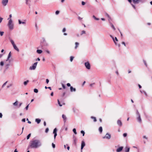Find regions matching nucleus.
I'll use <instances>...</instances> for the list:
<instances>
[{"mask_svg":"<svg viewBox=\"0 0 152 152\" xmlns=\"http://www.w3.org/2000/svg\"><path fill=\"white\" fill-rule=\"evenodd\" d=\"M28 105L27 106H26V110H27L28 109Z\"/></svg>","mask_w":152,"mask_h":152,"instance_id":"6e6d98bb","label":"nucleus"},{"mask_svg":"<svg viewBox=\"0 0 152 152\" xmlns=\"http://www.w3.org/2000/svg\"><path fill=\"white\" fill-rule=\"evenodd\" d=\"M37 64V62L35 63L33 65L30 67L29 69L30 70H34L36 69Z\"/></svg>","mask_w":152,"mask_h":152,"instance_id":"20e7f679","label":"nucleus"},{"mask_svg":"<svg viewBox=\"0 0 152 152\" xmlns=\"http://www.w3.org/2000/svg\"><path fill=\"white\" fill-rule=\"evenodd\" d=\"M57 129L56 128H55L53 130V133L54 134V138L55 139L56 136L57 135Z\"/></svg>","mask_w":152,"mask_h":152,"instance_id":"6e6552de","label":"nucleus"},{"mask_svg":"<svg viewBox=\"0 0 152 152\" xmlns=\"http://www.w3.org/2000/svg\"><path fill=\"white\" fill-rule=\"evenodd\" d=\"M66 28H64L63 29L62 31L63 32H64L66 31Z\"/></svg>","mask_w":152,"mask_h":152,"instance_id":"603ef678","label":"nucleus"},{"mask_svg":"<svg viewBox=\"0 0 152 152\" xmlns=\"http://www.w3.org/2000/svg\"><path fill=\"white\" fill-rule=\"evenodd\" d=\"M35 121L38 124H39L40 121L41 120L38 118H37L35 119Z\"/></svg>","mask_w":152,"mask_h":152,"instance_id":"dca6fc26","label":"nucleus"},{"mask_svg":"<svg viewBox=\"0 0 152 152\" xmlns=\"http://www.w3.org/2000/svg\"><path fill=\"white\" fill-rule=\"evenodd\" d=\"M31 134H29L28 135L27 137V140L31 136Z\"/></svg>","mask_w":152,"mask_h":152,"instance_id":"c756f323","label":"nucleus"},{"mask_svg":"<svg viewBox=\"0 0 152 152\" xmlns=\"http://www.w3.org/2000/svg\"><path fill=\"white\" fill-rule=\"evenodd\" d=\"M22 121L23 122H25V121H26L25 119L23 118V119H22Z\"/></svg>","mask_w":152,"mask_h":152,"instance_id":"3c124183","label":"nucleus"},{"mask_svg":"<svg viewBox=\"0 0 152 152\" xmlns=\"http://www.w3.org/2000/svg\"><path fill=\"white\" fill-rule=\"evenodd\" d=\"M117 124L119 126H121L122 125V123L120 120H118L117 121Z\"/></svg>","mask_w":152,"mask_h":152,"instance_id":"ddd939ff","label":"nucleus"},{"mask_svg":"<svg viewBox=\"0 0 152 152\" xmlns=\"http://www.w3.org/2000/svg\"><path fill=\"white\" fill-rule=\"evenodd\" d=\"M144 94H145L146 96H147V94H146V92H145V91H144Z\"/></svg>","mask_w":152,"mask_h":152,"instance_id":"69168bd1","label":"nucleus"},{"mask_svg":"<svg viewBox=\"0 0 152 152\" xmlns=\"http://www.w3.org/2000/svg\"><path fill=\"white\" fill-rule=\"evenodd\" d=\"M59 13V11H56V15H58Z\"/></svg>","mask_w":152,"mask_h":152,"instance_id":"ea45409f","label":"nucleus"},{"mask_svg":"<svg viewBox=\"0 0 152 152\" xmlns=\"http://www.w3.org/2000/svg\"><path fill=\"white\" fill-rule=\"evenodd\" d=\"M85 66L88 69H90V65L88 62H86L85 63Z\"/></svg>","mask_w":152,"mask_h":152,"instance_id":"39448f33","label":"nucleus"},{"mask_svg":"<svg viewBox=\"0 0 152 152\" xmlns=\"http://www.w3.org/2000/svg\"><path fill=\"white\" fill-rule=\"evenodd\" d=\"M41 142L37 140H33L29 143V146L31 148H37L41 146Z\"/></svg>","mask_w":152,"mask_h":152,"instance_id":"f257e3e1","label":"nucleus"},{"mask_svg":"<svg viewBox=\"0 0 152 152\" xmlns=\"http://www.w3.org/2000/svg\"><path fill=\"white\" fill-rule=\"evenodd\" d=\"M70 90L71 92L75 91H76L75 88H73L72 86L70 87Z\"/></svg>","mask_w":152,"mask_h":152,"instance_id":"2eb2a0df","label":"nucleus"},{"mask_svg":"<svg viewBox=\"0 0 152 152\" xmlns=\"http://www.w3.org/2000/svg\"><path fill=\"white\" fill-rule=\"evenodd\" d=\"M111 136L108 133H107L105 136V137H104L103 138H106L107 139H110V138Z\"/></svg>","mask_w":152,"mask_h":152,"instance_id":"1a4fd4ad","label":"nucleus"},{"mask_svg":"<svg viewBox=\"0 0 152 152\" xmlns=\"http://www.w3.org/2000/svg\"><path fill=\"white\" fill-rule=\"evenodd\" d=\"M111 26H112V27L113 28V29L115 30V27H114V26L111 23Z\"/></svg>","mask_w":152,"mask_h":152,"instance_id":"7c9ffc66","label":"nucleus"},{"mask_svg":"<svg viewBox=\"0 0 152 152\" xmlns=\"http://www.w3.org/2000/svg\"><path fill=\"white\" fill-rule=\"evenodd\" d=\"M18 101H16L13 104L14 106H17L18 105Z\"/></svg>","mask_w":152,"mask_h":152,"instance_id":"a878e982","label":"nucleus"},{"mask_svg":"<svg viewBox=\"0 0 152 152\" xmlns=\"http://www.w3.org/2000/svg\"><path fill=\"white\" fill-rule=\"evenodd\" d=\"M99 131L100 133H102V127H100L99 128Z\"/></svg>","mask_w":152,"mask_h":152,"instance_id":"5701e85b","label":"nucleus"},{"mask_svg":"<svg viewBox=\"0 0 152 152\" xmlns=\"http://www.w3.org/2000/svg\"><path fill=\"white\" fill-rule=\"evenodd\" d=\"M58 104H59V106H62V105L60 104V102H59V100H58Z\"/></svg>","mask_w":152,"mask_h":152,"instance_id":"58836bf2","label":"nucleus"},{"mask_svg":"<svg viewBox=\"0 0 152 152\" xmlns=\"http://www.w3.org/2000/svg\"><path fill=\"white\" fill-rule=\"evenodd\" d=\"M67 150H69V146H68V147H67Z\"/></svg>","mask_w":152,"mask_h":152,"instance_id":"774afa93","label":"nucleus"},{"mask_svg":"<svg viewBox=\"0 0 152 152\" xmlns=\"http://www.w3.org/2000/svg\"><path fill=\"white\" fill-rule=\"evenodd\" d=\"M73 138L74 143L75 145H76L77 143V139L74 136H73Z\"/></svg>","mask_w":152,"mask_h":152,"instance_id":"f8f14e48","label":"nucleus"},{"mask_svg":"<svg viewBox=\"0 0 152 152\" xmlns=\"http://www.w3.org/2000/svg\"><path fill=\"white\" fill-rule=\"evenodd\" d=\"M85 144L84 141H83L82 142L81 145V150H82L83 147L85 146Z\"/></svg>","mask_w":152,"mask_h":152,"instance_id":"9b49d317","label":"nucleus"},{"mask_svg":"<svg viewBox=\"0 0 152 152\" xmlns=\"http://www.w3.org/2000/svg\"><path fill=\"white\" fill-rule=\"evenodd\" d=\"M67 86L68 87L70 86V84L69 83H67Z\"/></svg>","mask_w":152,"mask_h":152,"instance_id":"864d4df0","label":"nucleus"},{"mask_svg":"<svg viewBox=\"0 0 152 152\" xmlns=\"http://www.w3.org/2000/svg\"><path fill=\"white\" fill-rule=\"evenodd\" d=\"M110 36L112 38L115 44L116 45V42H115V40L114 38L113 37L112 35H110Z\"/></svg>","mask_w":152,"mask_h":152,"instance_id":"393cba45","label":"nucleus"},{"mask_svg":"<svg viewBox=\"0 0 152 152\" xmlns=\"http://www.w3.org/2000/svg\"><path fill=\"white\" fill-rule=\"evenodd\" d=\"M62 117L64 119V121L65 122L66 120V116L64 115H62Z\"/></svg>","mask_w":152,"mask_h":152,"instance_id":"f3484780","label":"nucleus"},{"mask_svg":"<svg viewBox=\"0 0 152 152\" xmlns=\"http://www.w3.org/2000/svg\"><path fill=\"white\" fill-rule=\"evenodd\" d=\"M4 33V32L3 31H0V34L1 36H2L3 35Z\"/></svg>","mask_w":152,"mask_h":152,"instance_id":"e433bc0d","label":"nucleus"},{"mask_svg":"<svg viewBox=\"0 0 152 152\" xmlns=\"http://www.w3.org/2000/svg\"><path fill=\"white\" fill-rule=\"evenodd\" d=\"M93 17L96 20H99V19L98 18H96L95 16L94 15H93Z\"/></svg>","mask_w":152,"mask_h":152,"instance_id":"f704fd0d","label":"nucleus"},{"mask_svg":"<svg viewBox=\"0 0 152 152\" xmlns=\"http://www.w3.org/2000/svg\"><path fill=\"white\" fill-rule=\"evenodd\" d=\"M125 152H129L130 150V148L129 147H126L125 148Z\"/></svg>","mask_w":152,"mask_h":152,"instance_id":"a211bd4d","label":"nucleus"},{"mask_svg":"<svg viewBox=\"0 0 152 152\" xmlns=\"http://www.w3.org/2000/svg\"><path fill=\"white\" fill-rule=\"evenodd\" d=\"M123 135L124 137H126L127 136V134L126 133H124L123 134Z\"/></svg>","mask_w":152,"mask_h":152,"instance_id":"a19ab883","label":"nucleus"},{"mask_svg":"<svg viewBox=\"0 0 152 152\" xmlns=\"http://www.w3.org/2000/svg\"><path fill=\"white\" fill-rule=\"evenodd\" d=\"M9 17L10 18H9L8 19V20H9V19H11V18L12 17V15L11 14H10V15H9Z\"/></svg>","mask_w":152,"mask_h":152,"instance_id":"c03bdc74","label":"nucleus"},{"mask_svg":"<svg viewBox=\"0 0 152 152\" xmlns=\"http://www.w3.org/2000/svg\"><path fill=\"white\" fill-rule=\"evenodd\" d=\"M128 1L132 5L133 7V8L135 9V6L134 5H133L132 4V0H128Z\"/></svg>","mask_w":152,"mask_h":152,"instance_id":"412c9836","label":"nucleus"},{"mask_svg":"<svg viewBox=\"0 0 152 152\" xmlns=\"http://www.w3.org/2000/svg\"><path fill=\"white\" fill-rule=\"evenodd\" d=\"M37 52L39 54H40L42 53V51L41 50H37Z\"/></svg>","mask_w":152,"mask_h":152,"instance_id":"aec40b11","label":"nucleus"},{"mask_svg":"<svg viewBox=\"0 0 152 152\" xmlns=\"http://www.w3.org/2000/svg\"><path fill=\"white\" fill-rule=\"evenodd\" d=\"M75 49H77V47H78L79 45V44L78 42H75Z\"/></svg>","mask_w":152,"mask_h":152,"instance_id":"4be33fe9","label":"nucleus"},{"mask_svg":"<svg viewBox=\"0 0 152 152\" xmlns=\"http://www.w3.org/2000/svg\"><path fill=\"white\" fill-rule=\"evenodd\" d=\"M26 0V4H28V2L29 0Z\"/></svg>","mask_w":152,"mask_h":152,"instance_id":"0e129e2a","label":"nucleus"},{"mask_svg":"<svg viewBox=\"0 0 152 152\" xmlns=\"http://www.w3.org/2000/svg\"><path fill=\"white\" fill-rule=\"evenodd\" d=\"M123 148V147H120L117 149V151L118 152H119L122 150Z\"/></svg>","mask_w":152,"mask_h":152,"instance_id":"4468645a","label":"nucleus"},{"mask_svg":"<svg viewBox=\"0 0 152 152\" xmlns=\"http://www.w3.org/2000/svg\"><path fill=\"white\" fill-rule=\"evenodd\" d=\"M73 131L74 132V133L75 134H77V133L76 132V129H75L74 128L73 129Z\"/></svg>","mask_w":152,"mask_h":152,"instance_id":"b1692460","label":"nucleus"},{"mask_svg":"<svg viewBox=\"0 0 152 152\" xmlns=\"http://www.w3.org/2000/svg\"><path fill=\"white\" fill-rule=\"evenodd\" d=\"M53 92H52L51 93V96H53Z\"/></svg>","mask_w":152,"mask_h":152,"instance_id":"052dcab7","label":"nucleus"},{"mask_svg":"<svg viewBox=\"0 0 152 152\" xmlns=\"http://www.w3.org/2000/svg\"><path fill=\"white\" fill-rule=\"evenodd\" d=\"M137 114L138 115V117L137 118V120L140 123L141 122V118L140 115L138 111H137Z\"/></svg>","mask_w":152,"mask_h":152,"instance_id":"423d86ee","label":"nucleus"},{"mask_svg":"<svg viewBox=\"0 0 152 152\" xmlns=\"http://www.w3.org/2000/svg\"><path fill=\"white\" fill-rule=\"evenodd\" d=\"M10 41L11 42L12 45L14 49L15 50H17V51L19 52V50L18 48L17 47V46L15 44L14 42L13 41V40L11 39H10Z\"/></svg>","mask_w":152,"mask_h":152,"instance_id":"7ed1b4c3","label":"nucleus"},{"mask_svg":"<svg viewBox=\"0 0 152 152\" xmlns=\"http://www.w3.org/2000/svg\"><path fill=\"white\" fill-rule=\"evenodd\" d=\"M18 22H19V24H21L22 23V22L20 20H18Z\"/></svg>","mask_w":152,"mask_h":152,"instance_id":"a18cd8bd","label":"nucleus"},{"mask_svg":"<svg viewBox=\"0 0 152 152\" xmlns=\"http://www.w3.org/2000/svg\"><path fill=\"white\" fill-rule=\"evenodd\" d=\"M9 29L10 30H12L13 28V25L12 23V21L11 19H10L8 24Z\"/></svg>","mask_w":152,"mask_h":152,"instance_id":"f03ea898","label":"nucleus"},{"mask_svg":"<svg viewBox=\"0 0 152 152\" xmlns=\"http://www.w3.org/2000/svg\"><path fill=\"white\" fill-rule=\"evenodd\" d=\"M62 86L64 89L65 88L66 86L64 84H62Z\"/></svg>","mask_w":152,"mask_h":152,"instance_id":"79ce46f5","label":"nucleus"},{"mask_svg":"<svg viewBox=\"0 0 152 152\" xmlns=\"http://www.w3.org/2000/svg\"><path fill=\"white\" fill-rule=\"evenodd\" d=\"M38 90L36 88H35L34 89V92L36 93H37L38 92Z\"/></svg>","mask_w":152,"mask_h":152,"instance_id":"c85d7f7f","label":"nucleus"},{"mask_svg":"<svg viewBox=\"0 0 152 152\" xmlns=\"http://www.w3.org/2000/svg\"><path fill=\"white\" fill-rule=\"evenodd\" d=\"M74 58V57L73 56H71L70 57V61L72 62Z\"/></svg>","mask_w":152,"mask_h":152,"instance_id":"2f4dec72","label":"nucleus"},{"mask_svg":"<svg viewBox=\"0 0 152 152\" xmlns=\"http://www.w3.org/2000/svg\"><path fill=\"white\" fill-rule=\"evenodd\" d=\"M132 2L134 4H137L141 0H132Z\"/></svg>","mask_w":152,"mask_h":152,"instance_id":"9d476101","label":"nucleus"},{"mask_svg":"<svg viewBox=\"0 0 152 152\" xmlns=\"http://www.w3.org/2000/svg\"><path fill=\"white\" fill-rule=\"evenodd\" d=\"M80 132H81V133L83 134V136H84V134H85L84 132L83 131H81Z\"/></svg>","mask_w":152,"mask_h":152,"instance_id":"473e14b6","label":"nucleus"},{"mask_svg":"<svg viewBox=\"0 0 152 152\" xmlns=\"http://www.w3.org/2000/svg\"><path fill=\"white\" fill-rule=\"evenodd\" d=\"M44 125L45 126L46 125V122L45 121H44Z\"/></svg>","mask_w":152,"mask_h":152,"instance_id":"680f3d73","label":"nucleus"},{"mask_svg":"<svg viewBox=\"0 0 152 152\" xmlns=\"http://www.w3.org/2000/svg\"><path fill=\"white\" fill-rule=\"evenodd\" d=\"M29 81L27 80L26 81H25L24 82V85H26L27 83Z\"/></svg>","mask_w":152,"mask_h":152,"instance_id":"bb28decb","label":"nucleus"},{"mask_svg":"<svg viewBox=\"0 0 152 152\" xmlns=\"http://www.w3.org/2000/svg\"><path fill=\"white\" fill-rule=\"evenodd\" d=\"M7 81H6V82H5L2 85V87H4L6 84L7 83Z\"/></svg>","mask_w":152,"mask_h":152,"instance_id":"72a5a7b5","label":"nucleus"},{"mask_svg":"<svg viewBox=\"0 0 152 152\" xmlns=\"http://www.w3.org/2000/svg\"><path fill=\"white\" fill-rule=\"evenodd\" d=\"M91 118L93 119L94 122H96V119L95 117H91Z\"/></svg>","mask_w":152,"mask_h":152,"instance_id":"cd10ccee","label":"nucleus"},{"mask_svg":"<svg viewBox=\"0 0 152 152\" xmlns=\"http://www.w3.org/2000/svg\"><path fill=\"white\" fill-rule=\"evenodd\" d=\"M52 146L53 148H54L55 147V145L53 143H52Z\"/></svg>","mask_w":152,"mask_h":152,"instance_id":"37998d69","label":"nucleus"},{"mask_svg":"<svg viewBox=\"0 0 152 152\" xmlns=\"http://www.w3.org/2000/svg\"><path fill=\"white\" fill-rule=\"evenodd\" d=\"M46 51L48 54H50V51L49 50H46Z\"/></svg>","mask_w":152,"mask_h":152,"instance_id":"5fc2aeb1","label":"nucleus"},{"mask_svg":"<svg viewBox=\"0 0 152 152\" xmlns=\"http://www.w3.org/2000/svg\"><path fill=\"white\" fill-rule=\"evenodd\" d=\"M2 116V115L1 113H0V118H1Z\"/></svg>","mask_w":152,"mask_h":152,"instance_id":"13d9d810","label":"nucleus"},{"mask_svg":"<svg viewBox=\"0 0 152 152\" xmlns=\"http://www.w3.org/2000/svg\"><path fill=\"white\" fill-rule=\"evenodd\" d=\"M14 152H18V151H17V149H16L15 150Z\"/></svg>","mask_w":152,"mask_h":152,"instance_id":"338daca9","label":"nucleus"},{"mask_svg":"<svg viewBox=\"0 0 152 152\" xmlns=\"http://www.w3.org/2000/svg\"><path fill=\"white\" fill-rule=\"evenodd\" d=\"M82 19V18H80V17H78V19L79 20H81Z\"/></svg>","mask_w":152,"mask_h":152,"instance_id":"4d7b16f0","label":"nucleus"},{"mask_svg":"<svg viewBox=\"0 0 152 152\" xmlns=\"http://www.w3.org/2000/svg\"><path fill=\"white\" fill-rule=\"evenodd\" d=\"M3 20V18L0 17V23L2 22Z\"/></svg>","mask_w":152,"mask_h":152,"instance_id":"de8ad7c7","label":"nucleus"},{"mask_svg":"<svg viewBox=\"0 0 152 152\" xmlns=\"http://www.w3.org/2000/svg\"><path fill=\"white\" fill-rule=\"evenodd\" d=\"M122 44L123 45H124L125 46H126V45H125V42H122Z\"/></svg>","mask_w":152,"mask_h":152,"instance_id":"e2e57ef3","label":"nucleus"},{"mask_svg":"<svg viewBox=\"0 0 152 152\" xmlns=\"http://www.w3.org/2000/svg\"><path fill=\"white\" fill-rule=\"evenodd\" d=\"M49 82V80L48 79H46V82L48 84Z\"/></svg>","mask_w":152,"mask_h":152,"instance_id":"8fccbe9b","label":"nucleus"},{"mask_svg":"<svg viewBox=\"0 0 152 152\" xmlns=\"http://www.w3.org/2000/svg\"><path fill=\"white\" fill-rule=\"evenodd\" d=\"M86 33V31H82L81 32V35H82L83 34H84Z\"/></svg>","mask_w":152,"mask_h":152,"instance_id":"4c0bfd02","label":"nucleus"},{"mask_svg":"<svg viewBox=\"0 0 152 152\" xmlns=\"http://www.w3.org/2000/svg\"><path fill=\"white\" fill-rule=\"evenodd\" d=\"M48 130H49L48 129V128H47L45 129V132H47L48 131Z\"/></svg>","mask_w":152,"mask_h":152,"instance_id":"49530a36","label":"nucleus"},{"mask_svg":"<svg viewBox=\"0 0 152 152\" xmlns=\"http://www.w3.org/2000/svg\"><path fill=\"white\" fill-rule=\"evenodd\" d=\"M8 0H2V3L3 5L5 6L8 2Z\"/></svg>","mask_w":152,"mask_h":152,"instance_id":"0eeeda50","label":"nucleus"},{"mask_svg":"<svg viewBox=\"0 0 152 152\" xmlns=\"http://www.w3.org/2000/svg\"><path fill=\"white\" fill-rule=\"evenodd\" d=\"M0 65L1 66H3L4 64V63L3 61H1L0 62Z\"/></svg>","mask_w":152,"mask_h":152,"instance_id":"c9c22d12","label":"nucleus"},{"mask_svg":"<svg viewBox=\"0 0 152 152\" xmlns=\"http://www.w3.org/2000/svg\"><path fill=\"white\" fill-rule=\"evenodd\" d=\"M11 56V52H10L9 53L8 55L7 58V60H6V61H7L8 60H9V59L10 58Z\"/></svg>","mask_w":152,"mask_h":152,"instance_id":"6ab92c4d","label":"nucleus"},{"mask_svg":"<svg viewBox=\"0 0 152 152\" xmlns=\"http://www.w3.org/2000/svg\"><path fill=\"white\" fill-rule=\"evenodd\" d=\"M85 4V2H84V1H82V4L83 5H84Z\"/></svg>","mask_w":152,"mask_h":152,"instance_id":"09e8293b","label":"nucleus"},{"mask_svg":"<svg viewBox=\"0 0 152 152\" xmlns=\"http://www.w3.org/2000/svg\"><path fill=\"white\" fill-rule=\"evenodd\" d=\"M115 40L116 41H117V42L118 41V40L116 37H115Z\"/></svg>","mask_w":152,"mask_h":152,"instance_id":"bf43d9fd","label":"nucleus"}]
</instances>
